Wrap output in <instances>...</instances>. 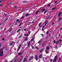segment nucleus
<instances>
[{
    "label": "nucleus",
    "mask_w": 62,
    "mask_h": 62,
    "mask_svg": "<svg viewBox=\"0 0 62 62\" xmlns=\"http://www.w3.org/2000/svg\"><path fill=\"white\" fill-rule=\"evenodd\" d=\"M57 59V55H56L55 57L54 58V61L53 62H56V60Z\"/></svg>",
    "instance_id": "nucleus-1"
},
{
    "label": "nucleus",
    "mask_w": 62,
    "mask_h": 62,
    "mask_svg": "<svg viewBox=\"0 0 62 62\" xmlns=\"http://www.w3.org/2000/svg\"><path fill=\"white\" fill-rule=\"evenodd\" d=\"M3 50L2 51L1 53H0V56H2L3 55Z\"/></svg>",
    "instance_id": "nucleus-2"
},
{
    "label": "nucleus",
    "mask_w": 62,
    "mask_h": 62,
    "mask_svg": "<svg viewBox=\"0 0 62 62\" xmlns=\"http://www.w3.org/2000/svg\"><path fill=\"white\" fill-rule=\"evenodd\" d=\"M35 59H36V61L38 60V56L37 55H35Z\"/></svg>",
    "instance_id": "nucleus-3"
},
{
    "label": "nucleus",
    "mask_w": 62,
    "mask_h": 62,
    "mask_svg": "<svg viewBox=\"0 0 62 62\" xmlns=\"http://www.w3.org/2000/svg\"><path fill=\"white\" fill-rule=\"evenodd\" d=\"M22 46V44H20L18 48L17 51H19L20 50V47H21V46Z\"/></svg>",
    "instance_id": "nucleus-4"
},
{
    "label": "nucleus",
    "mask_w": 62,
    "mask_h": 62,
    "mask_svg": "<svg viewBox=\"0 0 62 62\" xmlns=\"http://www.w3.org/2000/svg\"><path fill=\"white\" fill-rule=\"evenodd\" d=\"M30 43H31V42L30 41L28 43V47H29L30 46Z\"/></svg>",
    "instance_id": "nucleus-5"
},
{
    "label": "nucleus",
    "mask_w": 62,
    "mask_h": 62,
    "mask_svg": "<svg viewBox=\"0 0 62 62\" xmlns=\"http://www.w3.org/2000/svg\"><path fill=\"white\" fill-rule=\"evenodd\" d=\"M17 22H18V23H20V20L19 19H17L16 20Z\"/></svg>",
    "instance_id": "nucleus-6"
},
{
    "label": "nucleus",
    "mask_w": 62,
    "mask_h": 62,
    "mask_svg": "<svg viewBox=\"0 0 62 62\" xmlns=\"http://www.w3.org/2000/svg\"><path fill=\"white\" fill-rule=\"evenodd\" d=\"M23 56H22L21 57V58H20V61H21V62L22 61V60H23Z\"/></svg>",
    "instance_id": "nucleus-7"
},
{
    "label": "nucleus",
    "mask_w": 62,
    "mask_h": 62,
    "mask_svg": "<svg viewBox=\"0 0 62 62\" xmlns=\"http://www.w3.org/2000/svg\"><path fill=\"white\" fill-rule=\"evenodd\" d=\"M56 7H55V8H52L51 9L52 10H55V9H56Z\"/></svg>",
    "instance_id": "nucleus-8"
},
{
    "label": "nucleus",
    "mask_w": 62,
    "mask_h": 62,
    "mask_svg": "<svg viewBox=\"0 0 62 62\" xmlns=\"http://www.w3.org/2000/svg\"><path fill=\"white\" fill-rule=\"evenodd\" d=\"M59 20H58V22H59V21H61V20L62 19V18H59Z\"/></svg>",
    "instance_id": "nucleus-9"
},
{
    "label": "nucleus",
    "mask_w": 62,
    "mask_h": 62,
    "mask_svg": "<svg viewBox=\"0 0 62 62\" xmlns=\"http://www.w3.org/2000/svg\"><path fill=\"white\" fill-rule=\"evenodd\" d=\"M24 36H27V37H28L29 36L28 34H24Z\"/></svg>",
    "instance_id": "nucleus-10"
},
{
    "label": "nucleus",
    "mask_w": 62,
    "mask_h": 62,
    "mask_svg": "<svg viewBox=\"0 0 62 62\" xmlns=\"http://www.w3.org/2000/svg\"><path fill=\"white\" fill-rule=\"evenodd\" d=\"M59 41H57L56 40L55 43V44H57V43H59Z\"/></svg>",
    "instance_id": "nucleus-11"
},
{
    "label": "nucleus",
    "mask_w": 62,
    "mask_h": 62,
    "mask_svg": "<svg viewBox=\"0 0 62 62\" xmlns=\"http://www.w3.org/2000/svg\"><path fill=\"white\" fill-rule=\"evenodd\" d=\"M42 55H41V54H40V55H39V58H41V57H42Z\"/></svg>",
    "instance_id": "nucleus-12"
},
{
    "label": "nucleus",
    "mask_w": 62,
    "mask_h": 62,
    "mask_svg": "<svg viewBox=\"0 0 62 62\" xmlns=\"http://www.w3.org/2000/svg\"><path fill=\"white\" fill-rule=\"evenodd\" d=\"M61 60V58L60 57L59 58V59L58 61V62H59Z\"/></svg>",
    "instance_id": "nucleus-13"
},
{
    "label": "nucleus",
    "mask_w": 62,
    "mask_h": 62,
    "mask_svg": "<svg viewBox=\"0 0 62 62\" xmlns=\"http://www.w3.org/2000/svg\"><path fill=\"white\" fill-rule=\"evenodd\" d=\"M45 8H44V9H43L42 10V12H44V11H45Z\"/></svg>",
    "instance_id": "nucleus-14"
},
{
    "label": "nucleus",
    "mask_w": 62,
    "mask_h": 62,
    "mask_svg": "<svg viewBox=\"0 0 62 62\" xmlns=\"http://www.w3.org/2000/svg\"><path fill=\"white\" fill-rule=\"evenodd\" d=\"M4 49V47L2 48L0 50V52H1L2 51V50H3V49Z\"/></svg>",
    "instance_id": "nucleus-15"
},
{
    "label": "nucleus",
    "mask_w": 62,
    "mask_h": 62,
    "mask_svg": "<svg viewBox=\"0 0 62 62\" xmlns=\"http://www.w3.org/2000/svg\"><path fill=\"white\" fill-rule=\"evenodd\" d=\"M23 3H27V2L26 1H23Z\"/></svg>",
    "instance_id": "nucleus-16"
},
{
    "label": "nucleus",
    "mask_w": 62,
    "mask_h": 62,
    "mask_svg": "<svg viewBox=\"0 0 62 62\" xmlns=\"http://www.w3.org/2000/svg\"><path fill=\"white\" fill-rule=\"evenodd\" d=\"M22 54V53H19L18 54V55H20Z\"/></svg>",
    "instance_id": "nucleus-17"
},
{
    "label": "nucleus",
    "mask_w": 62,
    "mask_h": 62,
    "mask_svg": "<svg viewBox=\"0 0 62 62\" xmlns=\"http://www.w3.org/2000/svg\"><path fill=\"white\" fill-rule=\"evenodd\" d=\"M29 15V14H27L25 15V16H28Z\"/></svg>",
    "instance_id": "nucleus-18"
},
{
    "label": "nucleus",
    "mask_w": 62,
    "mask_h": 62,
    "mask_svg": "<svg viewBox=\"0 0 62 62\" xmlns=\"http://www.w3.org/2000/svg\"><path fill=\"white\" fill-rule=\"evenodd\" d=\"M35 48L37 50H39V48H38V46H36Z\"/></svg>",
    "instance_id": "nucleus-19"
},
{
    "label": "nucleus",
    "mask_w": 62,
    "mask_h": 62,
    "mask_svg": "<svg viewBox=\"0 0 62 62\" xmlns=\"http://www.w3.org/2000/svg\"><path fill=\"white\" fill-rule=\"evenodd\" d=\"M46 49L47 50H49L50 49V48L48 47H47L46 48Z\"/></svg>",
    "instance_id": "nucleus-20"
},
{
    "label": "nucleus",
    "mask_w": 62,
    "mask_h": 62,
    "mask_svg": "<svg viewBox=\"0 0 62 62\" xmlns=\"http://www.w3.org/2000/svg\"><path fill=\"white\" fill-rule=\"evenodd\" d=\"M22 22H21L19 24V26H20L22 24Z\"/></svg>",
    "instance_id": "nucleus-21"
},
{
    "label": "nucleus",
    "mask_w": 62,
    "mask_h": 62,
    "mask_svg": "<svg viewBox=\"0 0 62 62\" xmlns=\"http://www.w3.org/2000/svg\"><path fill=\"white\" fill-rule=\"evenodd\" d=\"M17 61V59H16L15 60L14 62H16Z\"/></svg>",
    "instance_id": "nucleus-22"
},
{
    "label": "nucleus",
    "mask_w": 62,
    "mask_h": 62,
    "mask_svg": "<svg viewBox=\"0 0 62 62\" xmlns=\"http://www.w3.org/2000/svg\"><path fill=\"white\" fill-rule=\"evenodd\" d=\"M56 43V41H55V40H54L53 42L54 44V43Z\"/></svg>",
    "instance_id": "nucleus-23"
},
{
    "label": "nucleus",
    "mask_w": 62,
    "mask_h": 62,
    "mask_svg": "<svg viewBox=\"0 0 62 62\" xmlns=\"http://www.w3.org/2000/svg\"><path fill=\"white\" fill-rule=\"evenodd\" d=\"M38 12H39V11H37L36 13V15H37L38 14Z\"/></svg>",
    "instance_id": "nucleus-24"
},
{
    "label": "nucleus",
    "mask_w": 62,
    "mask_h": 62,
    "mask_svg": "<svg viewBox=\"0 0 62 62\" xmlns=\"http://www.w3.org/2000/svg\"><path fill=\"white\" fill-rule=\"evenodd\" d=\"M41 22L39 24V27L40 26V25H41Z\"/></svg>",
    "instance_id": "nucleus-25"
},
{
    "label": "nucleus",
    "mask_w": 62,
    "mask_h": 62,
    "mask_svg": "<svg viewBox=\"0 0 62 62\" xmlns=\"http://www.w3.org/2000/svg\"><path fill=\"white\" fill-rule=\"evenodd\" d=\"M47 10H46L44 12V14H45L46 12H47Z\"/></svg>",
    "instance_id": "nucleus-26"
},
{
    "label": "nucleus",
    "mask_w": 62,
    "mask_h": 62,
    "mask_svg": "<svg viewBox=\"0 0 62 62\" xmlns=\"http://www.w3.org/2000/svg\"><path fill=\"white\" fill-rule=\"evenodd\" d=\"M24 18V16H22L21 17V19H23Z\"/></svg>",
    "instance_id": "nucleus-27"
},
{
    "label": "nucleus",
    "mask_w": 62,
    "mask_h": 62,
    "mask_svg": "<svg viewBox=\"0 0 62 62\" xmlns=\"http://www.w3.org/2000/svg\"><path fill=\"white\" fill-rule=\"evenodd\" d=\"M33 40H34V38H32V39L31 40V41H33Z\"/></svg>",
    "instance_id": "nucleus-28"
},
{
    "label": "nucleus",
    "mask_w": 62,
    "mask_h": 62,
    "mask_svg": "<svg viewBox=\"0 0 62 62\" xmlns=\"http://www.w3.org/2000/svg\"><path fill=\"white\" fill-rule=\"evenodd\" d=\"M31 47L32 49H35V47L33 46H31Z\"/></svg>",
    "instance_id": "nucleus-29"
},
{
    "label": "nucleus",
    "mask_w": 62,
    "mask_h": 62,
    "mask_svg": "<svg viewBox=\"0 0 62 62\" xmlns=\"http://www.w3.org/2000/svg\"><path fill=\"white\" fill-rule=\"evenodd\" d=\"M12 30V28H11V29L9 31V32H10Z\"/></svg>",
    "instance_id": "nucleus-30"
},
{
    "label": "nucleus",
    "mask_w": 62,
    "mask_h": 62,
    "mask_svg": "<svg viewBox=\"0 0 62 62\" xmlns=\"http://www.w3.org/2000/svg\"><path fill=\"white\" fill-rule=\"evenodd\" d=\"M58 16H59V17H60V13H59L58 15Z\"/></svg>",
    "instance_id": "nucleus-31"
},
{
    "label": "nucleus",
    "mask_w": 62,
    "mask_h": 62,
    "mask_svg": "<svg viewBox=\"0 0 62 62\" xmlns=\"http://www.w3.org/2000/svg\"><path fill=\"white\" fill-rule=\"evenodd\" d=\"M27 38H26L25 39V41H27Z\"/></svg>",
    "instance_id": "nucleus-32"
},
{
    "label": "nucleus",
    "mask_w": 62,
    "mask_h": 62,
    "mask_svg": "<svg viewBox=\"0 0 62 62\" xmlns=\"http://www.w3.org/2000/svg\"><path fill=\"white\" fill-rule=\"evenodd\" d=\"M50 62H52L53 61V60L52 59H51L50 60Z\"/></svg>",
    "instance_id": "nucleus-33"
},
{
    "label": "nucleus",
    "mask_w": 62,
    "mask_h": 62,
    "mask_svg": "<svg viewBox=\"0 0 62 62\" xmlns=\"http://www.w3.org/2000/svg\"><path fill=\"white\" fill-rule=\"evenodd\" d=\"M30 57V58H32V59L34 58V57H33V56H31V57Z\"/></svg>",
    "instance_id": "nucleus-34"
},
{
    "label": "nucleus",
    "mask_w": 62,
    "mask_h": 62,
    "mask_svg": "<svg viewBox=\"0 0 62 62\" xmlns=\"http://www.w3.org/2000/svg\"><path fill=\"white\" fill-rule=\"evenodd\" d=\"M48 33H49V32L48 31H47L46 32V34L47 35H48Z\"/></svg>",
    "instance_id": "nucleus-35"
},
{
    "label": "nucleus",
    "mask_w": 62,
    "mask_h": 62,
    "mask_svg": "<svg viewBox=\"0 0 62 62\" xmlns=\"http://www.w3.org/2000/svg\"><path fill=\"white\" fill-rule=\"evenodd\" d=\"M57 46H56L55 47V49H57Z\"/></svg>",
    "instance_id": "nucleus-36"
},
{
    "label": "nucleus",
    "mask_w": 62,
    "mask_h": 62,
    "mask_svg": "<svg viewBox=\"0 0 62 62\" xmlns=\"http://www.w3.org/2000/svg\"><path fill=\"white\" fill-rule=\"evenodd\" d=\"M2 40L3 41H4V40H5V38H3L2 39Z\"/></svg>",
    "instance_id": "nucleus-37"
},
{
    "label": "nucleus",
    "mask_w": 62,
    "mask_h": 62,
    "mask_svg": "<svg viewBox=\"0 0 62 62\" xmlns=\"http://www.w3.org/2000/svg\"><path fill=\"white\" fill-rule=\"evenodd\" d=\"M41 35L43 37L44 36V35L43 34H41Z\"/></svg>",
    "instance_id": "nucleus-38"
},
{
    "label": "nucleus",
    "mask_w": 62,
    "mask_h": 62,
    "mask_svg": "<svg viewBox=\"0 0 62 62\" xmlns=\"http://www.w3.org/2000/svg\"><path fill=\"white\" fill-rule=\"evenodd\" d=\"M10 46H12V43H10Z\"/></svg>",
    "instance_id": "nucleus-39"
},
{
    "label": "nucleus",
    "mask_w": 62,
    "mask_h": 62,
    "mask_svg": "<svg viewBox=\"0 0 62 62\" xmlns=\"http://www.w3.org/2000/svg\"><path fill=\"white\" fill-rule=\"evenodd\" d=\"M61 35V34L60 33H59V37H60Z\"/></svg>",
    "instance_id": "nucleus-40"
},
{
    "label": "nucleus",
    "mask_w": 62,
    "mask_h": 62,
    "mask_svg": "<svg viewBox=\"0 0 62 62\" xmlns=\"http://www.w3.org/2000/svg\"><path fill=\"white\" fill-rule=\"evenodd\" d=\"M40 40L38 42V43H40Z\"/></svg>",
    "instance_id": "nucleus-41"
},
{
    "label": "nucleus",
    "mask_w": 62,
    "mask_h": 62,
    "mask_svg": "<svg viewBox=\"0 0 62 62\" xmlns=\"http://www.w3.org/2000/svg\"><path fill=\"white\" fill-rule=\"evenodd\" d=\"M28 33L29 34H30V33H31L30 31H29L28 32Z\"/></svg>",
    "instance_id": "nucleus-42"
},
{
    "label": "nucleus",
    "mask_w": 62,
    "mask_h": 62,
    "mask_svg": "<svg viewBox=\"0 0 62 62\" xmlns=\"http://www.w3.org/2000/svg\"><path fill=\"white\" fill-rule=\"evenodd\" d=\"M48 7H50V4H48Z\"/></svg>",
    "instance_id": "nucleus-43"
},
{
    "label": "nucleus",
    "mask_w": 62,
    "mask_h": 62,
    "mask_svg": "<svg viewBox=\"0 0 62 62\" xmlns=\"http://www.w3.org/2000/svg\"><path fill=\"white\" fill-rule=\"evenodd\" d=\"M22 37V36H20L19 37V38H21Z\"/></svg>",
    "instance_id": "nucleus-44"
},
{
    "label": "nucleus",
    "mask_w": 62,
    "mask_h": 62,
    "mask_svg": "<svg viewBox=\"0 0 62 62\" xmlns=\"http://www.w3.org/2000/svg\"><path fill=\"white\" fill-rule=\"evenodd\" d=\"M46 54H48V51H46Z\"/></svg>",
    "instance_id": "nucleus-45"
},
{
    "label": "nucleus",
    "mask_w": 62,
    "mask_h": 62,
    "mask_svg": "<svg viewBox=\"0 0 62 62\" xmlns=\"http://www.w3.org/2000/svg\"><path fill=\"white\" fill-rule=\"evenodd\" d=\"M19 31L18 30L17 31V33H18V32H19Z\"/></svg>",
    "instance_id": "nucleus-46"
},
{
    "label": "nucleus",
    "mask_w": 62,
    "mask_h": 62,
    "mask_svg": "<svg viewBox=\"0 0 62 62\" xmlns=\"http://www.w3.org/2000/svg\"><path fill=\"white\" fill-rule=\"evenodd\" d=\"M6 51H8V48H7V47L6 48Z\"/></svg>",
    "instance_id": "nucleus-47"
},
{
    "label": "nucleus",
    "mask_w": 62,
    "mask_h": 62,
    "mask_svg": "<svg viewBox=\"0 0 62 62\" xmlns=\"http://www.w3.org/2000/svg\"><path fill=\"white\" fill-rule=\"evenodd\" d=\"M24 31H26V29H24Z\"/></svg>",
    "instance_id": "nucleus-48"
},
{
    "label": "nucleus",
    "mask_w": 62,
    "mask_h": 62,
    "mask_svg": "<svg viewBox=\"0 0 62 62\" xmlns=\"http://www.w3.org/2000/svg\"><path fill=\"white\" fill-rule=\"evenodd\" d=\"M29 61H31V59H29Z\"/></svg>",
    "instance_id": "nucleus-49"
},
{
    "label": "nucleus",
    "mask_w": 62,
    "mask_h": 62,
    "mask_svg": "<svg viewBox=\"0 0 62 62\" xmlns=\"http://www.w3.org/2000/svg\"><path fill=\"white\" fill-rule=\"evenodd\" d=\"M46 19H49V18H50V17H48L46 18Z\"/></svg>",
    "instance_id": "nucleus-50"
},
{
    "label": "nucleus",
    "mask_w": 62,
    "mask_h": 62,
    "mask_svg": "<svg viewBox=\"0 0 62 62\" xmlns=\"http://www.w3.org/2000/svg\"><path fill=\"white\" fill-rule=\"evenodd\" d=\"M59 13H60V15H61L62 14V13H61V12H60Z\"/></svg>",
    "instance_id": "nucleus-51"
},
{
    "label": "nucleus",
    "mask_w": 62,
    "mask_h": 62,
    "mask_svg": "<svg viewBox=\"0 0 62 62\" xmlns=\"http://www.w3.org/2000/svg\"><path fill=\"white\" fill-rule=\"evenodd\" d=\"M15 8H17V7L16 6H15Z\"/></svg>",
    "instance_id": "nucleus-52"
},
{
    "label": "nucleus",
    "mask_w": 62,
    "mask_h": 62,
    "mask_svg": "<svg viewBox=\"0 0 62 62\" xmlns=\"http://www.w3.org/2000/svg\"><path fill=\"white\" fill-rule=\"evenodd\" d=\"M45 27V26H44L42 27L43 28H44Z\"/></svg>",
    "instance_id": "nucleus-53"
},
{
    "label": "nucleus",
    "mask_w": 62,
    "mask_h": 62,
    "mask_svg": "<svg viewBox=\"0 0 62 62\" xmlns=\"http://www.w3.org/2000/svg\"><path fill=\"white\" fill-rule=\"evenodd\" d=\"M12 62H14V60H12Z\"/></svg>",
    "instance_id": "nucleus-54"
},
{
    "label": "nucleus",
    "mask_w": 62,
    "mask_h": 62,
    "mask_svg": "<svg viewBox=\"0 0 62 62\" xmlns=\"http://www.w3.org/2000/svg\"><path fill=\"white\" fill-rule=\"evenodd\" d=\"M12 43L13 44V43H14V42L12 41Z\"/></svg>",
    "instance_id": "nucleus-55"
},
{
    "label": "nucleus",
    "mask_w": 62,
    "mask_h": 62,
    "mask_svg": "<svg viewBox=\"0 0 62 62\" xmlns=\"http://www.w3.org/2000/svg\"><path fill=\"white\" fill-rule=\"evenodd\" d=\"M47 23V22H46V21H45V23Z\"/></svg>",
    "instance_id": "nucleus-56"
},
{
    "label": "nucleus",
    "mask_w": 62,
    "mask_h": 62,
    "mask_svg": "<svg viewBox=\"0 0 62 62\" xmlns=\"http://www.w3.org/2000/svg\"><path fill=\"white\" fill-rule=\"evenodd\" d=\"M57 1H56L55 2V3H57Z\"/></svg>",
    "instance_id": "nucleus-57"
},
{
    "label": "nucleus",
    "mask_w": 62,
    "mask_h": 62,
    "mask_svg": "<svg viewBox=\"0 0 62 62\" xmlns=\"http://www.w3.org/2000/svg\"><path fill=\"white\" fill-rule=\"evenodd\" d=\"M17 23L16 22L15 23V25H17Z\"/></svg>",
    "instance_id": "nucleus-58"
},
{
    "label": "nucleus",
    "mask_w": 62,
    "mask_h": 62,
    "mask_svg": "<svg viewBox=\"0 0 62 62\" xmlns=\"http://www.w3.org/2000/svg\"><path fill=\"white\" fill-rule=\"evenodd\" d=\"M59 41H61V40L60 39H59Z\"/></svg>",
    "instance_id": "nucleus-59"
},
{
    "label": "nucleus",
    "mask_w": 62,
    "mask_h": 62,
    "mask_svg": "<svg viewBox=\"0 0 62 62\" xmlns=\"http://www.w3.org/2000/svg\"><path fill=\"white\" fill-rule=\"evenodd\" d=\"M21 10V8H20V9H18V10Z\"/></svg>",
    "instance_id": "nucleus-60"
},
{
    "label": "nucleus",
    "mask_w": 62,
    "mask_h": 62,
    "mask_svg": "<svg viewBox=\"0 0 62 62\" xmlns=\"http://www.w3.org/2000/svg\"><path fill=\"white\" fill-rule=\"evenodd\" d=\"M54 24V23H52V25H53Z\"/></svg>",
    "instance_id": "nucleus-61"
},
{
    "label": "nucleus",
    "mask_w": 62,
    "mask_h": 62,
    "mask_svg": "<svg viewBox=\"0 0 62 62\" xmlns=\"http://www.w3.org/2000/svg\"><path fill=\"white\" fill-rule=\"evenodd\" d=\"M12 3L11 4H10V3H9L10 6V5H12Z\"/></svg>",
    "instance_id": "nucleus-62"
},
{
    "label": "nucleus",
    "mask_w": 62,
    "mask_h": 62,
    "mask_svg": "<svg viewBox=\"0 0 62 62\" xmlns=\"http://www.w3.org/2000/svg\"><path fill=\"white\" fill-rule=\"evenodd\" d=\"M18 30L20 31H21V29H19Z\"/></svg>",
    "instance_id": "nucleus-63"
},
{
    "label": "nucleus",
    "mask_w": 62,
    "mask_h": 62,
    "mask_svg": "<svg viewBox=\"0 0 62 62\" xmlns=\"http://www.w3.org/2000/svg\"><path fill=\"white\" fill-rule=\"evenodd\" d=\"M18 43H19V42H16V43H17V44H18Z\"/></svg>",
    "instance_id": "nucleus-64"
}]
</instances>
